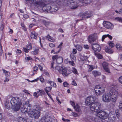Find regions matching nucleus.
I'll list each match as a JSON object with an SVG mask.
<instances>
[{
    "label": "nucleus",
    "mask_w": 122,
    "mask_h": 122,
    "mask_svg": "<svg viewBox=\"0 0 122 122\" xmlns=\"http://www.w3.org/2000/svg\"><path fill=\"white\" fill-rule=\"evenodd\" d=\"M119 94V92L117 89L112 88L109 92L103 94L102 96V100L103 102H108L111 101L115 102Z\"/></svg>",
    "instance_id": "nucleus-1"
},
{
    "label": "nucleus",
    "mask_w": 122,
    "mask_h": 122,
    "mask_svg": "<svg viewBox=\"0 0 122 122\" xmlns=\"http://www.w3.org/2000/svg\"><path fill=\"white\" fill-rule=\"evenodd\" d=\"M89 105L91 110L96 112L97 116L100 117L104 119H106L108 117V115L107 113L102 110L100 111L101 108V105L100 103L96 102Z\"/></svg>",
    "instance_id": "nucleus-2"
},
{
    "label": "nucleus",
    "mask_w": 122,
    "mask_h": 122,
    "mask_svg": "<svg viewBox=\"0 0 122 122\" xmlns=\"http://www.w3.org/2000/svg\"><path fill=\"white\" fill-rule=\"evenodd\" d=\"M11 108L16 111H18L22 105V102L20 98L18 97H13L10 101Z\"/></svg>",
    "instance_id": "nucleus-3"
},
{
    "label": "nucleus",
    "mask_w": 122,
    "mask_h": 122,
    "mask_svg": "<svg viewBox=\"0 0 122 122\" xmlns=\"http://www.w3.org/2000/svg\"><path fill=\"white\" fill-rule=\"evenodd\" d=\"M41 108L38 106H36L34 109L30 112L29 113L28 115L32 118L38 119L40 115Z\"/></svg>",
    "instance_id": "nucleus-4"
},
{
    "label": "nucleus",
    "mask_w": 122,
    "mask_h": 122,
    "mask_svg": "<svg viewBox=\"0 0 122 122\" xmlns=\"http://www.w3.org/2000/svg\"><path fill=\"white\" fill-rule=\"evenodd\" d=\"M29 102H26L25 103L21 109V112L23 113H29L30 112L32 111L31 106L29 103Z\"/></svg>",
    "instance_id": "nucleus-5"
},
{
    "label": "nucleus",
    "mask_w": 122,
    "mask_h": 122,
    "mask_svg": "<svg viewBox=\"0 0 122 122\" xmlns=\"http://www.w3.org/2000/svg\"><path fill=\"white\" fill-rule=\"evenodd\" d=\"M96 95L97 96L101 95L105 92L104 87L99 85L96 86L94 88Z\"/></svg>",
    "instance_id": "nucleus-6"
},
{
    "label": "nucleus",
    "mask_w": 122,
    "mask_h": 122,
    "mask_svg": "<svg viewBox=\"0 0 122 122\" xmlns=\"http://www.w3.org/2000/svg\"><path fill=\"white\" fill-rule=\"evenodd\" d=\"M52 59L53 61H56V63L58 64L61 63L63 61V59L62 57L59 56L58 55H56L53 56Z\"/></svg>",
    "instance_id": "nucleus-7"
},
{
    "label": "nucleus",
    "mask_w": 122,
    "mask_h": 122,
    "mask_svg": "<svg viewBox=\"0 0 122 122\" xmlns=\"http://www.w3.org/2000/svg\"><path fill=\"white\" fill-rule=\"evenodd\" d=\"M28 1L30 4H34L36 5H39L40 6H42L44 5V3L41 0H26Z\"/></svg>",
    "instance_id": "nucleus-8"
},
{
    "label": "nucleus",
    "mask_w": 122,
    "mask_h": 122,
    "mask_svg": "<svg viewBox=\"0 0 122 122\" xmlns=\"http://www.w3.org/2000/svg\"><path fill=\"white\" fill-rule=\"evenodd\" d=\"M103 26L107 29L112 30L114 27V25L111 22L104 21L103 23Z\"/></svg>",
    "instance_id": "nucleus-9"
},
{
    "label": "nucleus",
    "mask_w": 122,
    "mask_h": 122,
    "mask_svg": "<svg viewBox=\"0 0 122 122\" xmlns=\"http://www.w3.org/2000/svg\"><path fill=\"white\" fill-rule=\"evenodd\" d=\"M96 100V98L94 96H90L87 98L85 103L87 105L93 103Z\"/></svg>",
    "instance_id": "nucleus-10"
},
{
    "label": "nucleus",
    "mask_w": 122,
    "mask_h": 122,
    "mask_svg": "<svg viewBox=\"0 0 122 122\" xmlns=\"http://www.w3.org/2000/svg\"><path fill=\"white\" fill-rule=\"evenodd\" d=\"M97 34L96 33L90 35L88 37L89 42L91 43L92 41H94L97 39Z\"/></svg>",
    "instance_id": "nucleus-11"
},
{
    "label": "nucleus",
    "mask_w": 122,
    "mask_h": 122,
    "mask_svg": "<svg viewBox=\"0 0 122 122\" xmlns=\"http://www.w3.org/2000/svg\"><path fill=\"white\" fill-rule=\"evenodd\" d=\"M61 69L60 71V73L62 74V75L64 76H67L69 75V73H67V68L63 66H61Z\"/></svg>",
    "instance_id": "nucleus-12"
},
{
    "label": "nucleus",
    "mask_w": 122,
    "mask_h": 122,
    "mask_svg": "<svg viewBox=\"0 0 122 122\" xmlns=\"http://www.w3.org/2000/svg\"><path fill=\"white\" fill-rule=\"evenodd\" d=\"M59 6L58 4L56 3L51 6V9L50 10L51 13L56 11L58 9Z\"/></svg>",
    "instance_id": "nucleus-13"
},
{
    "label": "nucleus",
    "mask_w": 122,
    "mask_h": 122,
    "mask_svg": "<svg viewBox=\"0 0 122 122\" xmlns=\"http://www.w3.org/2000/svg\"><path fill=\"white\" fill-rule=\"evenodd\" d=\"M108 64L105 61L103 62L102 64V66L104 70L107 72L110 73L108 67Z\"/></svg>",
    "instance_id": "nucleus-14"
},
{
    "label": "nucleus",
    "mask_w": 122,
    "mask_h": 122,
    "mask_svg": "<svg viewBox=\"0 0 122 122\" xmlns=\"http://www.w3.org/2000/svg\"><path fill=\"white\" fill-rule=\"evenodd\" d=\"M92 47L93 49L95 51L99 52L101 48L100 46L98 44L96 43L93 44L92 45Z\"/></svg>",
    "instance_id": "nucleus-15"
},
{
    "label": "nucleus",
    "mask_w": 122,
    "mask_h": 122,
    "mask_svg": "<svg viewBox=\"0 0 122 122\" xmlns=\"http://www.w3.org/2000/svg\"><path fill=\"white\" fill-rule=\"evenodd\" d=\"M78 7V5L76 2H72L70 3V7L71 9H75Z\"/></svg>",
    "instance_id": "nucleus-16"
},
{
    "label": "nucleus",
    "mask_w": 122,
    "mask_h": 122,
    "mask_svg": "<svg viewBox=\"0 0 122 122\" xmlns=\"http://www.w3.org/2000/svg\"><path fill=\"white\" fill-rule=\"evenodd\" d=\"M43 9L45 12L49 13H51L50 10H51V6H50L49 5H45L43 7Z\"/></svg>",
    "instance_id": "nucleus-17"
},
{
    "label": "nucleus",
    "mask_w": 122,
    "mask_h": 122,
    "mask_svg": "<svg viewBox=\"0 0 122 122\" xmlns=\"http://www.w3.org/2000/svg\"><path fill=\"white\" fill-rule=\"evenodd\" d=\"M81 15L83 17H85V18H90L91 16V12L90 11L86 12L85 13H82Z\"/></svg>",
    "instance_id": "nucleus-18"
},
{
    "label": "nucleus",
    "mask_w": 122,
    "mask_h": 122,
    "mask_svg": "<svg viewBox=\"0 0 122 122\" xmlns=\"http://www.w3.org/2000/svg\"><path fill=\"white\" fill-rule=\"evenodd\" d=\"M16 120L18 122H26V120L23 117L20 116H18L16 118Z\"/></svg>",
    "instance_id": "nucleus-19"
},
{
    "label": "nucleus",
    "mask_w": 122,
    "mask_h": 122,
    "mask_svg": "<svg viewBox=\"0 0 122 122\" xmlns=\"http://www.w3.org/2000/svg\"><path fill=\"white\" fill-rule=\"evenodd\" d=\"M38 34L35 31H32L30 35L31 38L33 39H36L37 36Z\"/></svg>",
    "instance_id": "nucleus-20"
},
{
    "label": "nucleus",
    "mask_w": 122,
    "mask_h": 122,
    "mask_svg": "<svg viewBox=\"0 0 122 122\" xmlns=\"http://www.w3.org/2000/svg\"><path fill=\"white\" fill-rule=\"evenodd\" d=\"M41 122H52L50 121V118H46L45 117H42L41 119Z\"/></svg>",
    "instance_id": "nucleus-21"
},
{
    "label": "nucleus",
    "mask_w": 122,
    "mask_h": 122,
    "mask_svg": "<svg viewBox=\"0 0 122 122\" xmlns=\"http://www.w3.org/2000/svg\"><path fill=\"white\" fill-rule=\"evenodd\" d=\"M105 51L106 52L110 54L112 53L113 52V51L112 49L109 47H106Z\"/></svg>",
    "instance_id": "nucleus-22"
},
{
    "label": "nucleus",
    "mask_w": 122,
    "mask_h": 122,
    "mask_svg": "<svg viewBox=\"0 0 122 122\" xmlns=\"http://www.w3.org/2000/svg\"><path fill=\"white\" fill-rule=\"evenodd\" d=\"M92 74L94 76L96 77L101 75V73L97 71H95L92 72Z\"/></svg>",
    "instance_id": "nucleus-23"
},
{
    "label": "nucleus",
    "mask_w": 122,
    "mask_h": 122,
    "mask_svg": "<svg viewBox=\"0 0 122 122\" xmlns=\"http://www.w3.org/2000/svg\"><path fill=\"white\" fill-rule=\"evenodd\" d=\"M5 106L6 108L8 109L11 107V105L10 104L9 101L7 100L5 103Z\"/></svg>",
    "instance_id": "nucleus-24"
},
{
    "label": "nucleus",
    "mask_w": 122,
    "mask_h": 122,
    "mask_svg": "<svg viewBox=\"0 0 122 122\" xmlns=\"http://www.w3.org/2000/svg\"><path fill=\"white\" fill-rule=\"evenodd\" d=\"M2 70L6 76L9 77L10 76V72L7 71L4 69H3Z\"/></svg>",
    "instance_id": "nucleus-25"
},
{
    "label": "nucleus",
    "mask_w": 122,
    "mask_h": 122,
    "mask_svg": "<svg viewBox=\"0 0 122 122\" xmlns=\"http://www.w3.org/2000/svg\"><path fill=\"white\" fill-rule=\"evenodd\" d=\"M80 1H81L82 3H85V4H88L90 3V0H78Z\"/></svg>",
    "instance_id": "nucleus-26"
},
{
    "label": "nucleus",
    "mask_w": 122,
    "mask_h": 122,
    "mask_svg": "<svg viewBox=\"0 0 122 122\" xmlns=\"http://www.w3.org/2000/svg\"><path fill=\"white\" fill-rule=\"evenodd\" d=\"M61 66H57L55 68V71H58L60 73V71H61Z\"/></svg>",
    "instance_id": "nucleus-27"
},
{
    "label": "nucleus",
    "mask_w": 122,
    "mask_h": 122,
    "mask_svg": "<svg viewBox=\"0 0 122 122\" xmlns=\"http://www.w3.org/2000/svg\"><path fill=\"white\" fill-rule=\"evenodd\" d=\"M74 108L76 111L78 112H79L81 111L80 107L77 104H76V106Z\"/></svg>",
    "instance_id": "nucleus-28"
},
{
    "label": "nucleus",
    "mask_w": 122,
    "mask_h": 122,
    "mask_svg": "<svg viewBox=\"0 0 122 122\" xmlns=\"http://www.w3.org/2000/svg\"><path fill=\"white\" fill-rule=\"evenodd\" d=\"M75 47L79 51H81L82 50V47L80 45H76L75 46Z\"/></svg>",
    "instance_id": "nucleus-29"
},
{
    "label": "nucleus",
    "mask_w": 122,
    "mask_h": 122,
    "mask_svg": "<svg viewBox=\"0 0 122 122\" xmlns=\"http://www.w3.org/2000/svg\"><path fill=\"white\" fill-rule=\"evenodd\" d=\"M47 39L51 41H55L54 39L49 35L47 36Z\"/></svg>",
    "instance_id": "nucleus-30"
},
{
    "label": "nucleus",
    "mask_w": 122,
    "mask_h": 122,
    "mask_svg": "<svg viewBox=\"0 0 122 122\" xmlns=\"http://www.w3.org/2000/svg\"><path fill=\"white\" fill-rule=\"evenodd\" d=\"M99 117L96 118L95 119V122H102V119H103L101 117Z\"/></svg>",
    "instance_id": "nucleus-31"
},
{
    "label": "nucleus",
    "mask_w": 122,
    "mask_h": 122,
    "mask_svg": "<svg viewBox=\"0 0 122 122\" xmlns=\"http://www.w3.org/2000/svg\"><path fill=\"white\" fill-rule=\"evenodd\" d=\"M116 46L117 50H121L122 49V47L120 44H117L116 45Z\"/></svg>",
    "instance_id": "nucleus-32"
},
{
    "label": "nucleus",
    "mask_w": 122,
    "mask_h": 122,
    "mask_svg": "<svg viewBox=\"0 0 122 122\" xmlns=\"http://www.w3.org/2000/svg\"><path fill=\"white\" fill-rule=\"evenodd\" d=\"M39 51V49H36L35 51H32L31 52V53L33 55H36L38 53V51Z\"/></svg>",
    "instance_id": "nucleus-33"
},
{
    "label": "nucleus",
    "mask_w": 122,
    "mask_h": 122,
    "mask_svg": "<svg viewBox=\"0 0 122 122\" xmlns=\"http://www.w3.org/2000/svg\"><path fill=\"white\" fill-rule=\"evenodd\" d=\"M51 89V87H47L45 89V90L46 92H47L50 91Z\"/></svg>",
    "instance_id": "nucleus-34"
},
{
    "label": "nucleus",
    "mask_w": 122,
    "mask_h": 122,
    "mask_svg": "<svg viewBox=\"0 0 122 122\" xmlns=\"http://www.w3.org/2000/svg\"><path fill=\"white\" fill-rule=\"evenodd\" d=\"M29 50H31L32 48V46L31 44L30 43L28 44L26 46V47Z\"/></svg>",
    "instance_id": "nucleus-35"
},
{
    "label": "nucleus",
    "mask_w": 122,
    "mask_h": 122,
    "mask_svg": "<svg viewBox=\"0 0 122 122\" xmlns=\"http://www.w3.org/2000/svg\"><path fill=\"white\" fill-rule=\"evenodd\" d=\"M49 83H50L51 85L53 87H56V84L53 81H49Z\"/></svg>",
    "instance_id": "nucleus-36"
},
{
    "label": "nucleus",
    "mask_w": 122,
    "mask_h": 122,
    "mask_svg": "<svg viewBox=\"0 0 122 122\" xmlns=\"http://www.w3.org/2000/svg\"><path fill=\"white\" fill-rule=\"evenodd\" d=\"M95 54L96 56L98 58L102 59V55L99 54L97 53H95Z\"/></svg>",
    "instance_id": "nucleus-37"
},
{
    "label": "nucleus",
    "mask_w": 122,
    "mask_h": 122,
    "mask_svg": "<svg viewBox=\"0 0 122 122\" xmlns=\"http://www.w3.org/2000/svg\"><path fill=\"white\" fill-rule=\"evenodd\" d=\"M109 119L111 122H114L116 120V118L114 116L110 117Z\"/></svg>",
    "instance_id": "nucleus-38"
},
{
    "label": "nucleus",
    "mask_w": 122,
    "mask_h": 122,
    "mask_svg": "<svg viewBox=\"0 0 122 122\" xmlns=\"http://www.w3.org/2000/svg\"><path fill=\"white\" fill-rule=\"evenodd\" d=\"M72 72L75 74H76L77 75H78V72L77 70L74 67H72Z\"/></svg>",
    "instance_id": "nucleus-39"
},
{
    "label": "nucleus",
    "mask_w": 122,
    "mask_h": 122,
    "mask_svg": "<svg viewBox=\"0 0 122 122\" xmlns=\"http://www.w3.org/2000/svg\"><path fill=\"white\" fill-rule=\"evenodd\" d=\"M115 19L119 22L122 23V18L120 17H117L115 18Z\"/></svg>",
    "instance_id": "nucleus-40"
},
{
    "label": "nucleus",
    "mask_w": 122,
    "mask_h": 122,
    "mask_svg": "<svg viewBox=\"0 0 122 122\" xmlns=\"http://www.w3.org/2000/svg\"><path fill=\"white\" fill-rule=\"evenodd\" d=\"M70 57L71 60H76V57L73 55L72 53H71L70 55Z\"/></svg>",
    "instance_id": "nucleus-41"
},
{
    "label": "nucleus",
    "mask_w": 122,
    "mask_h": 122,
    "mask_svg": "<svg viewBox=\"0 0 122 122\" xmlns=\"http://www.w3.org/2000/svg\"><path fill=\"white\" fill-rule=\"evenodd\" d=\"M108 44L111 47H113L114 46V44L111 41L109 42L108 43Z\"/></svg>",
    "instance_id": "nucleus-42"
},
{
    "label": "nucleus",
    "mask_w": 122,
    "mask_h": 122,
    "mask_svg": "<svg viewBox=\"0 0 122 122\" xmlns=\"http://www.w3.org/2000/svg\"><path fill=\"white\" fill-rule=\"evenodd\" d=\"M119 107L120 109L122 111V101H120Z\"/></svg>",
    "instance_id": "nucleus-43"
},
{
    "label": "nucleus",
    "mask_w": 122,
    "mask_h": 122,
    "mask_svg": "<svg viewBox=\"0 0 122 122\" xmlns=\"http://www.w3.org/2000/svg\"><path fill=\"white\" fill-rule=\"evenodd\" d=\"M38 90L39 91L38 92H38H39L41 94V95L44 94L45 92L43 90H40V89H38Z\"/></svg>",
    "instance_id": "nucleus-44"
},
{
    "label": "nucleus",
    "mask_w": 122,
    "mask_h": 122,
    "mask_svg": "<svg viewBox=\"0 0 122 122\" xmlns=\"http://www.w3.org/2000/svg\"><path fill=\"white\" fill-rule=\"evenodd\" d=\"M89 68L88 70V71H91L92 70L94 69V67L92 66H89Z\"/></svg>",
    "instance_id": "nucleus-45"
},
{
    "label": "nucleus",
    "mask_w": 122,
    "mask_h": 122,
    "mask_svg": "<svg viewBox=\"0 0 122 122\" xmlns=\"http://www.w3.org/2000/svg\"><path fill=\"white\" fill-rule=\"evenodd\" d=\"M68 63L70 64V65L72 66H74L75 65L74 62L73 61H69Z\"/></svg>",
    "instance_id": "nucleus-46"
},
{
    "label": "nucleus",
    "mask_w": 122,
    "mask_h": 122,
    "mask_svg": "<svg viewBox=\"0 0 122 122\" xmlns=\"http://www.w3.org/2000/svg\"><path fill=\"white\" fill-rule=\"evenodd\" d=\"M2 9L0 8V19H1L2 18V16L3 15V14L2 13Z\"/></svg>",
    "instance_id": "nucleus-47"
},
{
    "label": "nucleus",
    "mask_w": 122,
    "mask_h": 122,
    "mask_svg": "<svg viewBox=\"0 0 122 122\" xmlns=\"http://www.w3.org/2000/svg\"><path fill=\"white\" fill-rule=\"evenodd\" d=\"M70 103L71 105L74 108L75 107L76 105H75V103L74 102L72 101H70Z\"/></svg>",
    "instance_id": "nucleus-48"
},
{
    "label": "nucleus",
    "mask_w": 122,
    "mask_h": 122,
    "mask_svg": "<svg viewBox=\"0 0 122 122\" xmlns=\"http://www.w3.org/2000/svg\"><path fill=\"white\" fill-rule=\"evenodd\" d=\"M23 50L26 53H28V50L26 47L23 48Z\"/></svg>",
    "instance_id": "nucleus-49"
},
{
    "label": "nucleus",
    "mask_w": 122,
    "mask_h": 122,
    "mask_svg": "<svg viewBox=\"0 0 122 122\" xmlns=\"http://www.w3.org/2000/svg\"><path fill=\"white\" fill-rule=\"evenodd\" d=\"M68 85V83L66 82H65L63 83V85L65 87H67Z\"/></svg>",
    "instance_id": "nucleus-50"
},
{
    "label": "nucleus",
    "mask_w": 122,
    "mask_h": 122,
    "mask_svg": "<svg viewBox=\"0 0 122 122\" xmlns=\"http://www.w3.org/2000/svg\"><path fill=\"white\" fill-rule=\"evenodd\" d=\"M54 64V62H52L51 63V68L52 70H53L54 68L53 66Z\"/></svg>",
    "instance_id": "nucleus-51"
},
{
    "label": "nucleus",
    "mask_w": 122,
    "mask_h": 122,
    "mask_svg": "<svg viewBox=\"0 0 122 122\" xmlns=\"http://www.w3.org/2000/svg\"><path fill=\"white\" fill-rule=\"evenodd\" d=\"M49 46L50 47L52 48L54 47L55 45L53 43H50L49 44Z\"/></svg>",
    "instance_id": "nucleus-52"
},
{
    "label": "nucleus",
    "mask_w": 122,
    "mask_h": 122,
    "mask_svg": "<svg viewBox=\"0 0 122 122\" xmlns=\"http://www.w3.org/2000/svg\"><path fill=\"white\" fill-rule=\"evenodd\" d=\"M107 37V36L106 35H103L102 37V41H103L104 40V39H105V38Z\"/></svg>",
    "instance_id": "nucleus-53"
},
{
    "label": "nucleus",
    "mask_w": 122,
    "mask_h": 122,
    "mask_svg": "<svg viewBox=\"0 0 122 122\" xmlns=\"http://www.w3.org/2000/svg\"><path fill=\"white\" fill-rule=\"evenodd\" d=\"M23 17L25 18H29V16L25 14L23 15Z\"/></svg>",
    "instance_id": "nucleus-54"
},
{
    "label": "nucleus",
    "mask_w": 122,
    "mask_h": 122,
    "mask_svg": "<svg viewBox=\"0 0 122 122\" xmlns=\"http://www.w3.org/2000/svg\"><path fill=\"white\" fill-rule=\"evenodd\" d=\"M119 82L122 84V76L120 77L119 78Z\"/></svg>",
    "instance_id": "nucleus-55"
},
{
    "label": "nucleus",
    "mask_w": 122,
    "mask_h": 122,
    "mask_svg": "<svg viewBox=\"0 0 122 122\" xmlns=\"http://www.w3.org/2000/svg\"><path fill=\"white\" fill-rule=\"evenodd\" d=\"M71 84L72 85L75 86H76L77 85V84L75 81L74 80L72 81Z\"/></svg>",
    "instance_id": "nucleus-56"
},
{
    "label": "nucleus",
    "mask_w": 122,
    "mask_h": 122,
    "mask_svg": "<svg viewBox=\"0 0 122 122\" xmlns=\"http://www.w3.org/2000/svg\"><path fill=\"white\" fill-rule=\"evenodd\" d=\"M23 92L27 94H30L29 92L27 90L24 89L23 91Z\"/></svg>",
    "instance_id": "nucleus-57"
},
{
    "label": "nucleus",
    "mask_w": 122,
    "mask_h": 122,
    "mask_svg": "<svg viewBox=\"0 0 122 122\" xmlns=\"http://www.w3.org/2000/svg\"><path fill=\"white\" fill-rule=\"evenodd\" d=\"M72 52L74 54H76L77 53V51L75 49H73Z\"/></svg>",
    "instance_id": "nucleus-58"
},
{
    "label": "nucleus",
    "mask_w": 122,
    "mask_h": 122,
    "mask_svg": "<svg viewBox=\"0 0 122 122\" xmlns=\"http://www.w3.org/2000/svg\"><path fill=\"white\" fill-rule=\"evenodd\" d=\"M89 47V46L87 45H85L84 46V47L86 49H88Z\"/></svg>",
    "instance_id": "nucleus-59"
},
{
    "label": "nucleus",
    "mask_w": 122,
    "mask_h": 122,
    "mask_svg": "<svg viewBox=\"0 0 122 122\" xmlns=\"http://www.w3.org/2000/svg\"><path fill=\"white\" fill-rule=\"evenodd\" d=\"M73 113V115L75 117H77L78 116V114L75 113V112H72Z\"/></svg>",
    "instance_id": "nucleus-60"
},
{
    "label": "nucleus",
    "mask_w": 122,
    "mask_h": 122,
    "mask_svg": "<svg viewBox=\"0 0 122 122\" xmlns=\"http://www.w3.org/2000/svg\"><path fill=\"white\" fill-rule=\"evenodd\" d=\"M40 81L42 82H43L45 81V80L43 78H41L40 79Z\"/></svg>",
    "instance_id": "nucleus-61"
},
{
    "label": "nucleus",
    "mask_w": 122,
    "mask_h": 122,
    "mask_svg": "<svg viewBox=\"0 0 122 122\" xmlns=\"http://www.w3.org/2000/svg\"><path fill=\"white\" fill-rule=\"evenodd\" d=\"M33 96L36 97V98H37L38 97V96L37 95V93L35 92L34 93Z\"/></svg>",
    "instance_id": "nucleus-62"
},
{
    "label": "nucleus",
    "mask_w": 122,
    "mask_h": 122,
    "mask_svg": "<svg viewBox=\"0 0 122 122\" xmlns=\"http://www.w3.org/2000/svg\"><path fill=\"white\" fill-rule=\"evenodd\" d=\"M4 25L3 24L0 27V30H3Z\"/></svg>",
    "instance_id": "nucleus-63"
},
{
    "label": "nucleus",
    "mask_w": 122,
    "mask_h": 122,
    "mask_svg": "<svg viewBox=\"0 0 122 122\" xmlns=\"http://www.w3.org/2000/svg\"><path fill=\"white\" fill-rule=\"evenodd\" d=\"M38 69V68L37 66H35L34 67V71H36Z\"/></svg>",
    "instance_id": "nucleus-64"
}]
</instances>
